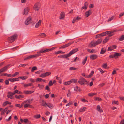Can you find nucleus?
Masks as SVG:
<instances>
[{
  "label": "nucleus",
  "instance_id": "5fc2aeb1",
  "mask_svg": "<svg viewBox=\"0 0 124 124\" xmlns=\"http://www.w3.org/2000/svg\"><path fill=\"white\" fill-rule=\"evenodd\" d=\"M102 67L104 68H107V63H105L103 64L102 65Z\"/></svg>",
  "mask_w": 124,
  "mask_h": 124
},
{
  "label": "nucleus",
  "instance_id": "603ef678",
  "mask_svg": "<svg viewBox=\"0 0 124 124\" xmlns=\"http://www.w3.org/2000/svg\"><path fill=\"white\" fill-rule=\"evenodd\" d=\"M114 16H112V17H111L110 18H109L107 20V22H109V21H111V20H113L114 19Z\"/></svg>",
  "mask_w": 124,
  "mask_h": 124
},
{
  "label": "nucleus",
  "instance_id": "13d9d810",
  "mask_svg": "<svg viewBox=\"0 0 124 124\" xmlns=\"http://www.w3.org/2000/svg\"><path fill=\"white\" fill-rule=\"evenodd\" d=\"M112 104L113 105L114 104L118 105V101H112Z\"/></svg>",
  "mask_w": 124,
  "mask_h": 124
},
{
  "label": "nucleus",
  "instance_id": "49530a36",
  "mask_svg": "<svg viewBox=\"0 0 124 124\" xmlns=\"http://www.w3.org/2000/svg\"><path fill=\"white\" fill-rule=\"evenodd\" d=\"M78 69L77 68L74 67H70L69 69V70H77Z\"/></svg>",
  "mask_w": 124,
  "mask_h": 124
},
{
  "label": "nucleus",
  "instance_id": "e2e57ef3",
  "mask_svg": "<svg viewBox=\"0 0 124 124\" xmlns=\"http://www.w3.org/2000/svg\"><path fill=\"white\" fill-rule=\"evenodd\" d=\"M39 76L42 78H44L45 77V73L42 74L40 75Z\"/></svg>",
  "mask_w": 124,
  "mask_h": 124
},
{
  "label": "nucleus",
  "instance_id": "9d476101",
  "mask_svg": "<svg viewBox=\"0 0 124 124\" xmlns=\"http://www.w3.org/2000/svg\"><path fill=\"white\" fill-rule=\"evenodd\" d=\"M96 45L95 42L93 41H92L89 44L88 47H93Z\"/></svg>",
  "mask_w": 124,
  "mask_h": 124
},
{
  "label": "nucleus",
  "instance_id": "423d86ee",
  "mask_svg": "<svg viewBox=\"0 0 124 124\" xmlns=\"http://www.w3.org/2000/svg\"><path fill=\"white\" fill-rule=\"evenodd\" d=\"M76 80L75 79H73L71 80H70L68 82H65L64 84V85H69L71 83L74 82L76 83Z\"/></svg>",
  "mask_w": 124,
  "mask_h": 124
},
{
  "label": "nucleus",
  "instance_id": "f03ea898",
  "mask_svg": "<svg viewBox=\"0 0 124 124\" xmlns=\"http://www.w3.org/2000/svg\"><path fill=\"white\" fill-rule=\"evenodd\" d=\"M18 37V35L17 34H15L10 37H9L8 38V41L10 43L13 42L17 39Z\"/></svg>",
  "mask_w": 124,
  "mask_h": 124
},
{
  "label": "nucleus",
  "instance_id": "7c9ffc66",
  "mask_svg": "<svg viewBox=\"0 0 124 124\" xmlns=\"http://www.w3.org/2000/svg\"><path fill=\"white\" fill-rule=\"evenodd\" d=\"M104 36V35L103 33H101L98 34L96 36V38H99L100 37H103Z\"/></svg>",
  "mask_w": 124,
  "mask_h": 124
},
{
  "label": "nucleus",
  "instance_id": "3c124183",
  "mask_svg": "<svg viewBox=\"0 0 124 124\" xmlns=\"http://www.w3.org/2000/svg\"><path fill=\"white\" fill-rule=\"evenodd\" d=\"M37 69V67L36 66H34L33 67L31 70V72H34V70H36Z\"/></svg>",
  "mask_w": 124,
  "mask_h": 124
},
{
  "label": "nucleus",
  "instance_id": "69168bd1",
  "mask_svg": "<svg viewBox=\"0 0 124 124\" xmlns=\"http://www.w3.org/2000/svg\"><path fill=\"white\" fill-rule=\"evenodd\" d=\"M45 89L47 90L48 91H50V90L48 86H46L45 88Z\"/></svg>",
  "mask_w": 124,
  "mask_h": 124
},
{
  "label": "nucleus",
  "instance_id": "ddd939ff",
  "mask_svg": "<svg viewBox=\"0 0 124 124\" xmlns=\"http://www.w3.org/2000/svg\"><path fill=\"white\" fill-rule=\"evenodd\" d=\"M92 13L91 10H89L86 11L85 13V16L86 17H88Z\"/></svg>",
  "mask_w": 124,
  "mask_h": 124
},
{
  "label": "nucleus",
  "instance_id": "f3484780",
  "mask_svg": "<svg viewBox=\"0 0 124 124\" xmlns=\"http://www.w3.org/2000/svg\"><path fill=\"white\" fill-rule=\"evenodd\" d=\"M42 21L41 20H39L38 22L36 23L35 27L36 28H37L40 26L41 24Z\"/></svg>",
  "mask_w": 124,
  "mask_h": 124
},
{
  "label": "nucleus",
  "instance_id": "72a5a7b5",
  "mask_svg": "<svg viewBox=\"0 0 124 124\" xmlns=\"http://www.w3.org/2000/svg\"><path fill=\"white\" fill-rule=\"evenodd\" d=\"M32 84L31 83H29L27 84H24V86L25 87H27L29 86H32Z\"/></svg>",
  "mask_w": 124,
  "mask_h": 124
},
{
  "label": "nucleus",
  "instance_id": "39448f33",
  "mask_svg": "<svg viewBox=\"0 0 124 124\" xmlns=\"http://www.w3.org/2000/svg\"><path fill=\"white\" fill-rule=\"evenodd\" d=\"M40 7V3H36L34 5L33 8L35 11H38Z\"/></svg>",
  "mask_w": 124,
  "mask_h": 124
},
{
  "label": "nucleus",
  "instance_id": "864d4df0",
  "mask_svg": "<svg viewBox=\"0 0 124 124\" xmlns=\"http://www.w3.org/2000/svg\"><path fill=\"white\" fill-rule=\"evenodd\" d=\"M68 93L67 94V96L68 97H70V96L71 94V92L70 90H68Z\"/></svg>",
  "mask_w": 124,
  "mask_h": 124
},
{
  "label": "nucleus",
  "instance_id": "6e6552de",
  "mask_svg": "<svg viewBox=\"0 0 124 124\" xmlns=\"http://www.w3.org/2000/svg\"><path fill=\"white\" fill-rule=\"evenodd\" d=\"M10 64H8L0 69L2 72H5L7 71V69L10 67Z\"/></svg>",
  "mask_w": 124,
  "mask_h": 124
},
{
  "label": "nucleus",
  "instance_id": "6ab92c4d",
  "mask_svg": "<svg viewBox=\"0 0 124 124\" xmlns=\"http://www.w3.org/2000/svg\"><path fill=\"white\" fill-rule=\"evenodd\" d=\"M34 55H31L29 56H28L27 57H26L24 59V60H27L30 59L31 58H34Z\"/></svg>",
  "mask_w": 124,
  "mask_h": 124
},
{
  "label": "nucleus",
  "instance_id": "7ed1b4c3",
  "mask_svg": "<svg viewBox=\"0 0 124 124\" xmlns=\"http://www.w3.org/2000/svg\"><path fill=\"white\" fill-rule=\"evenodd\" d=\"M87 81L82 77L78 81L79 84L82 85H84L86 84Z\"/></svg>",
  "mask_w": 124,
  "mask_h": 124
},
{
  "label": "nucleus",
  "instance_id": "c9c22d12",
  "mask_svg": "<svg viewBox=\"0 0 124 124\" xmlns=\"http://www.w3.org/2000/svg\"><path fill=\"white\" fill-rule=\"evenodd\" d=\"M118 39L120 41H122L124 40V35L121 36L120 38H119Z\"/></svg>",
  "mask_w": 124,
  "mask_h": 124
},
{
  "label": "nucleus",
  "instance_id": "b1692460",
  "mask_svg": "<svg viewBox=\"0 0 124 124\" xmlns=\"http://www.w3.org/2000/svg\"><path fill=\"white\" fill-rule=\"evenodd\" d=\"M87 56H86L85 58L82 61V63L83 65H84L86 63L87 58Z\"/></svg>",
  "mask_w": 124,
  "mask_h": 124
},
{
  "label": "nucleus",
  "instance_id": "4468645a",
  "mask_svg": "<svg viewBox=\"0 0 124 124\" xmlns=\"http://www.w3.org/2000/svg\"><path fill=\"white\" fill-rule=\"evenodd\" d=\"M98 57V56L95 54H93L91 55L90 56V59L92 60L96 59Z\"/></svg>",
  "mask_w": 124,
  "mask_h": 124
},
{
  "label": "nucleus",
  "instance_id": "4be33fe9",
  "mask_svg": "<svg viewBox=\"0 0 124 124\" xmlns=\"http://www.w3.org/2000/svg\"><path fill=\"white\" fill-rule=\"evenodd\" d=\"M102 39H100L96 41L95 42L96 45L100 44L102 42Z\"/></svg>",
  "mask_w": 124,
  "mask_h": 124
},
{
  "label": "nucleus",
  "instance_id": "bf43d9fd",
  "mask_svg": "<svg viewBox=\"0 0 124 124\" xmlns=\"http://www.w3.org/2000/svg\"><path fill=\"white\" fill-rule=\"evenodd\" d=\"M8 101H7L4 102L2 104V106H6L7 104H8Z\"/></svg>",
  "mask_w": 124,
  "mask_h": 124
},
{
  "label": "nucleus",
  "instance_id": "4d7b16f0",
  "mask_svg": "<svg viewBox=\"0 0 124 124\" xmlns=\"http://www.w3.org/2000/svg\"><path fill=\"white\" fill-rule=\"evenodd\" d=\"M56 48V47H53L52 48H51L48 49V52H49V51H52V50H54V49H55Z\"/></svg>",
  "mask_w": 124,
  "mask_h": 124
},
{
  "label": "nucleus",
  "instance_id": "680f3d73",
  "mask_svg": "<svg viewBox=\"0 0 124 124\" xmlns=\"http://www.w3.org/2000/svg\"><path fill=\"white\" fill-rule=\"evenodd\" d=\"M49 85L50 86H52L53 85V83L52 81L51 80L49 81Z\"/></svg>",
  "mask_w": 124,
  "mask_h": 124
},
{
  "label": "nucleus",
  "instance_id": "f704fd0d",
  "mask_svg": "<svg viewBox=\"0 0 124 124\" xmlns=\"http://www.w3.org/2000/svg\"><path fill=\"white\" fill-rule=\"evenodd\" d=\"M1 76H6L8 77H10L11 76V74H8L6 73H5L2 74L1 75Z\"/></svg>",
  "mask_w": 124,
  "mask_h": 124
},
{
  "label": "nucleus",
  "instance_id": "e433bc0d",
  "mask_svg": "<svg viewBox=\"0 0 124 124\" xmlns=\"http://www.w3.org/2000/svg\"><path fill=\"white\" fill-rule=\"evenodd\" d=\"M38 86L40 88L43 89L44 88V85H40L39 84H38Z\"/></svg>",
  "mask_w": 124,
  "mask_h": 124
},
{
  "label": "nucleus",
  "instance_id": "393cba45",
  "mask_svg": "<svg viewBox=\"0 0 124 124\" xmlns=\"http://www.w3.org/2000/svg\"><path fill=\"white\" fill-rule=\"evenodd\" d=\"M24 107L25 108H26L27 107H30L32 108L33 106L31 105H30L29 104H25L24 106Z\"/></svg>",
  "mask_w": 124,
  "mask_h": 124
},
{
  "label": "nucleus",
  "instance_id": "412c9836",
  "mask_svg": "<svg viewBox=\"0 0 124 124\" xmlns=\"http://www.w3.org/2000/svg\"><path fill=\"white\" fill-rule=\"evenodd\" d=\"M121 55V54L120 53H115L114 54V56L115 58H116L120 56Z\"/></svg>",
  "mask_w": 124,
  "mask_h": 124
},
{
  "label": "nucleus",
  "instance_id": "a18cd8bd",
  "mask_svg": "<svg viewBox=\"0 0 124 124\" xmlns=\"http://www.w3.org/2000/svg\"><path fill=\"white\" fill-rule=\"evenodd\" d=\"M39 36H41V37H46V35L44 33H40L39 35Z\"/></svg>",
  "mask_w": 124,
  "mask_h": 124
},
{
  "label": "nucleus",
  "instance_id": "bb28decb",
  "mask_svg": "<svg viewBox=\"0 0 124 124\" xmlns=\"http://www.w3.org/2000/svg\"><path fill=\"white\" fill-rule=\"evenodd\" d=\"M106 49L104 48H102L101 50V51L100 53L101 54H103L106 51Z\"/></svg>",
  "mask_w": 124,
  "mask_h": 124
},
{
  "label": "nucleus",
  "instance_id": "09e8293b",
  "mask_svg": "<svg viewBox=\"0 0 124 124\" xmlns=\"http://www.w3.org/2000/svg\"><path fill=\"white\" fill-rule=\"evenodd\" d=\"M95 100H98L101 101H102V99L101 98L98 97H96L95 99Z\"/></svg>",
  "mask_w": 124,
  "mask_h": 124
},
{
  "label": "nucleus",
  "instance_id": "79ce46f5",
  "mask_svg": "<svg viewBox=\"0 0 124 124\" xmlns=\"http://www.w3.org/2000/svg\"><path fill=\"white\" fill-rule=\"evenodd\" d=\"M41 117L40 115V114L35 115L34 116V117L36 119H38L40 118Z\"/></svg>",
  "mask_w": 124,
  "mask_h": 124
},
{
  "label": "nucleus",
  "instance_id": "0eeeda50",
  "mask_svg": "<svg viewBox=\"0 0 124 124\" xmlns=\"http://www.w3.org/2000/svg\"><path fill=\"white\" fill-rule=\"evenodd\" d=\"M14 95V93L10 91H8L7 93V97L11 99L13 98V96Z\"/></svg>",
  "mask_w": 124,
  "mask_h": 124
},
{
  "label": "nucleus",
  "instance_id": "aec40b11",
  "mask_svg": "<svg viewBox=\"0 0 124 124\" xmlns=\"http://www.w3.org/2000/svg\"><path fill=\"white\" fill-rule=\"evenodd\" d=\"M15 98L17 99L23 98L24 97V96L23 95H20L18 96L17 95H15Z\"/></svg>",
  "mask_w": 124,
  "mask_h": 124
},
{
  "label": "nucleus",
  "instance_id": "0e129e2a",
  "mask_svg": "<svg viewBox=\"0 0 124 124\" xmlns=\"http://www.w3.org/2000/svg\"><path fill=\"white\" fill-rule=\"evenodd\" d=\"M109 58H115L114 56V55H111L109 56Z\"/></svg>",
  "mask_w": 124,
  "mask_h": 124
},
{
  "label": "nucleus",
  "instance_id": "8fccbe9b",
  "mask_svg": "<svg viewBox=\"0 0 124 124\" xmlns=\"http://www.w3.org/2000/svg\"><path fill=\"white\" fill-rule=\"evenodd\" d=\"M51 72H47L45 73V77L48 76L51 74Z\"/></svg>",
  "mask_w": 124,
  "mask_h": 124
},
{
  "label": "nucleus",
  "instance_id": "c85d7f7f",
  "mask_svg": "<svg viewBox=\"0 0 124 124\" xmlns=\"http://www.w3.org/2000/svg\"><path fill=\"white\" fill-rule=\"evenodd\" d=\"M33 100V99H30L27 100L25 101L26 103H31L32 102L31 101Z\"/></svg>",
  "mask_w": 124,
  "mask_h": 124
},
{
  "label": "nucleus",
  "instance_id": "2f4dec72",
  "mask_svg": "<svg viewBox=\"0 0 124 124\" xmlns=\"http://www.w3.org/2000/svg\"><path fill=\"white\" fill-rule=\"evenodd\" d=\"M41 53L40 52V51L38 52L37 54H35V55H34V58L38 57L41 55Z\"/></svg>",
  "mask_w": 124,
  "mask_h": 124
},
{
  "label": "nucleus",
  "instance_id": "774afa93",
  "mask_svg": "<svg viewBox=\"0 0 124 124\" xmlns=\"http://www.w3.org/2000/svg\"><path fill=\"white\" fill-rule=\"evenodd\" d=\"M15 106L16 107H18L20 108H21V105L19 104H16L15 105Z\"/></svg>",
  "mask_w": 124,
  "mask_h": 124
},
{
  "label": "nucleus",
  "instance_id": "a211bd4d",
  "mask_svg": "<svg viewBox=\"0 0 124 124\" xmlns=\"http://www.w3.org/2000/svg\"><path fill=\"white\" fill-rule=\"evenodd\" d=\"M34 92L33 91H25L24 93L26 94H30Z\"/></svg>",
  "mask_w": 124,
  "mask_h": 124
},
{
  "label": "nucleus",
  "instance_id": "473e14b6",
  "mask_svg": "<svg viewBox=\"0 0 124 124\" xmlns=\"http://www.w3.org/2000/svg\"><path fill=\"white\" fill-rule=\"evenodd\" d=\"M27 77H28L27 76H21L19 77L18 78H20L23 80H24L26 79Z\"/></svg>",
  "mask_w": 124,
  "mask_h": 124
},
{
  "label": "nucleus",
  "instance_id": "6e6d98bb",
  "mask_svg": "<svg viewBox=\"0 0 124 124\" xmlns=\"http://www.w3.org/2000/svg\"><path fill=\"white\" fill-rule=\"evenodd\" d=\"M28 65V64H21L19 65V67H24Z\"/></svg>",
  "mask_w": 124,
  "mask_h": 124
},
{
  "label": "nucleus",
  "instance_id": "37998d69",
  "mask_svg": "<svg viewBox=\"0 0 124 124\" xmlns=\"http://www.w3.org/2000/svg\"><path fill=\"white\" fill-rule=\"evenodd\" d=\"M42 105L43 106L46 107V106H47V103H46V102L45 103H44V101L43 100H42Z\"/></svg>",
  "mask_w": 124,
  "mask_h": 124
},
{
  "label": "nucleus",
  "instance_id": "58836bf2",
  "mask_svg": "<svg viewBox=\"0 0 124 124\" xmlns=\"http://www.w3.org/2000/svg\"><path fill=\"white\" fill-rule=\"evenodd\" d=\"M94 73V71H92L90 74L89 75H88V77H87V78H89L91 77V76H92Z\"/></svg>",
  "mask_w": 124,
  "mask_h": 124
},
{
  "label": "nucleus",
  "instance_id": "052dcab7",
  "mask_svg": "<svg viewBox=\"0 0 124 124\" xmlns=\"http://www.w3.org/2000/svg\"><path fill=\"white\" fill-rule=\"evenodd\" d=\"M9 81L8 79V80H5V84L6 85H8L9 84Z\"/></svg>",
  "mask_w": 124,
  "mask_h": 124
},
{
  "label": "nucleus",
  "instance_id": "338daca9",
  "mask_svg": "<svg viewBox=\"0 0 124 124\" xmlns=\"http://www.w3.org/2000/svg\"><path fill=\"white\" fill-rule=\"evenodd\" d=\"M29 80L31 82H35V80L31 78H30Z\"/></svg>",
  "mask_w": 124,
  "mask_h": 124
},
{
  "label": "nucleus",
  "instance_id": "f8f14e48",
  "mask_svg": "<svg viewBox=\"0 0 124 124\" xmlns=\"http://www.w3.org/2000/svg\"><path fill=\"white\" fill-rule=\"evenodd\" d=\"M8 80L10 82H13L15 81H19V79L18 78H9Z\"/></svg>",
  "mask_w": 124,
  "mask_h": 124
},
{
  "label": "nucleus",
  "instance_id": "a19ab883",
  "mask_svg": "<svg viewBox=\"0 0 124 124\" xmlns=\"http://www.w3.org/2000/svg\"><path fill=\"white\" fill-rule=\"evenodd\" d=\"M96 94L97 93H89L88 94V95L89 96L91 97L94 95H96Z\"/></svg>",
  "mask_w": 124,
  "mask_h": 124
},
{
  "label": "nucleus",
  "instance_id": "a878e982",
  "mask_svg": "<svg viewBox=\"0 0 124 124\" xmlns=\"http://www.w3.org/2000/svg\"><path fill=\"white\" fill-rule=\"evenodd\" d=\"M86 109V108L85 107H83L82 108H81L79 110V111L80 112H84L85 111V109Z\"/></svg>",
  "mask_w": 124,
  "mask_h": 124
},
{
  "label": "nucleus",
  "instance_id": "dca6fc26",
  "mask_svg": "<svg viewBox=\"0 0 124 124\" xmlns=\"http://www.w3.org/2000/svg\"><path fill=\"white\" fill-rule=\"evenodd\" d=\"M29 7H26L24 9V13L23 15H27L28 14L29 12Z\"/></svg>",
  "mask_w": 124,
  "mask_h": 124
},
{
  "label": "nucleus",
  "instance_id": "cd10ccee",
  "mask_svg": "<svg viewBox=\"0 0 124 124\" xmlns=\"http://www.w3.org/2000/svg\"><path fill=\"white\" fill-rule=\"evenodd\" d=\"M109 39L108 37H107L104 39L103 42V43L104 44L106 43Z\"/></svg>",
  "mask_w": 124,
  "mask_h": 124
},
{
  "label": "nucleus",
  "instance_id": "c03bdc74",
  "mask_svg": "<svg viewBox=\"0 0 124 124\" xmlns=\"http://www.w3.org/2000/svg\"><path fill=\"white\" fill-rule=\"evenodd\" d=\"M47 106L50 108H52L53 107L52 105L50 103H47Z\"/></svg>",
  "mask_w": 124,
  "mask_h": 124
},
{
  "label": "nucleus",
  "instance_id": "1a4fd4ad",
  "mask_svg": "<svg viewBox=\"0 0 124 124\" xmlns=\"http://www.w3.org/2000/svg\"><path fill=\"white\" fill-rule=\"evenodd\" d=\"M73 42H69L65 45H63L62 46H61L59 48L60 49H61V48H66L70 45L71 44H72Z\"/></svg>",
  "mask_w": 124,
  "mask_h": 124
},
{
  "label": "nucleus",
  "instance_id": "9b49d317",
  "mask_svg": "<svg viewBox=\"0 0 124 124\" xmlns=\"http://www.w3.org/2000/svg\"><path fill=\"white\" fill-rule=\"evenodd\" d=\"M117 46L116 45H113L112 46H110L108 48L107 51H112L114 49H116Z\"/></svg>",
  "mask_w": 124,
  "mask_h": 124
},
{
  "label": "nucleus",
  "instance_id": "f257e3e1",
  "mask_svg": "<svg viewBox=\"0 0 124 124\" xmlns=\"http://www.w3.org/2000/svg\"><path fill=\"white\" fill-rule=\"evenodd\" d=\"M78 48L74 49L70 51L69 53L65 55H62L58 56V58H67L72 54L78 51Z\"/></svg>",
  "mask_w": 124,
  "mask_h": 124
},
{
  "label": "nucleus",
  "instance_id": "5701e85b",
  "mask_svg": "<svg viewBox=\"0 0 124 124\" xmlns=\"http://www.w3.org/2000/svg\"><path fill=\"white\" fill-rule=\"evenodd\" d=\"M97 110L99 112H103L102 109L100 108V107L99 105H98L97 106Z\"/></svg>",
  "mask_w": 124,
  "mask_h": 124
},
{
  "label": "nucleus",
  "instance_id": "c756f323",
  "mask_svg": "<svg viewBox=\"0 0 124 124\" xmlns=\"http://www.w3.org/2000/svg\"><path fill=\"white\" fill-rule=\"evenodd\" d=\"M40 51V52L41 53H45L46 52H48V49H45V50H43L41 49Z\"/></svg>",
  "mask_w": 124,
  "mask_h": 124
},
{
  "label": "nucleus",
  "instance_id": "20e7f679",
  "mask_svg": "<svg viewBox=\"0 0 124 124\" xmlns=\"http://www.w3.org/2000/svg\"><path fill=\"white\" fill-rule=\"evenodd\" d=\"M32 20L31 16H29L26 20L25 22V23L26 25H28L29 24L32 23Z\"/></svg>",
  "mask_w": 124,
  "mask_h": 124
},
{
  "label": "nucleus",
  "instance_id": "de8ad7c7",
  "mask_svg": "<svg viewBox=\"0 0 124 124\" xmlns=\"http://www.w3.org/2000/svg\"><path fill=\"white\" fill-rule=\"evenodd\" d=\"M36 81L42 82L43 81V79L39 78H38Z\"/></svg>",
  "mask_w": 124,
  "mask_h": 124
},
{
  "label": "nucleus",
  "instance_id": "2eb2a0df",
  "mask_svg": "<svg viewBox=\"0 0 124 124\" xmlns=\"http://www.w3.org/2000/svg\"><path fill=\"white\" fill-rule=\"evenodd\" d=\"M65 17V13L64 12H62L60 13L59 19H63Z\"/></svg>",
  "mask_w": 124,
  "mask_h": 124
},
{
  "label": "nucleus",
  "instance_id": "ea45409f",
  "mask_svg": "<svg viewBox=\"0 0 124 124\" xmlns=\"http://www.w3.org/2000/svg\"><path fill=\"white\" fill-rule=\"evenodd\" d=\"M87 51L91 53L95 52L94 50L93 49L92 50L88 49L87 50Z\"/></svg>",
  "mask_w": 124,
  "mask_h": 124
},
{
  "label": "nucleus",
  "instance_id": "4c0bfd02",
  "mask_svg": "<svg viewBox=\"0 0 124 124\" xmlns=\"http://www.w3.org/2000/svg\"><path fill=\"white\" fill-rule=\"evenodd\" d=\"M81 18L79 16H77L76 18H74V19L75 20L76 22H77L81 19Z\"/></svg>",
  "mask_w": 124,
  "mask_h": 124
}]
</instances>
